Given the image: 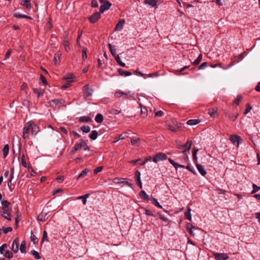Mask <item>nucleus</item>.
Wrapping results in <instances>:
<instances>
[{
  "mask_svg": "<svg viewBox=\"0 0 260 260\" xmlns=\"http://www.w3.org/2000/svg\"><path fill=\"white\" fill-rule=\"evenodd\" d=\"M108 46H109V49H110V51L111 54H112V55H113L114 57H115V56H116L117 55H116V50L115 47L113 46L111 44H109Z\"/></svg>",
  "mask_w": 260,
  "mask_h": 260,
  "instance_id": "obj_28",
  "label": "nucleus"
},
{
  "mask_svg": "<svg viewBox=\"0 0 260 260\" xmlns=\"http://www.w3.org/2000/svg\"><path fill=\"white\" fill-rule=\"evenodd\" d=\"M140 196L142 199L146 201H149L150 199V198H149L148 195L146 193V192L144 190H142L140 192Z\"/></svg>",
  "mask_w": 260,
  "mask_h": 260,
  "instance_id": "obj_23",
  "label": "nucleus"
},
{
  "mask_svg": "<svg viewBox=\"0 0 260 260\" xmlns=\"http://www.w3.org/2000/svg\"><path fill=\"white\" fill-rule=\"evenodd\" d=\"M98 136V132L95 130H94L91 132V133L89 137L91 140H94L97 138Z\"/></svg>",
  "mask_w": 260,
  "mask_h": 260,
  "instance_id": "obj_32",
  "label": "nucleus"
},
{
  "mask_svg": "<svg viewBox=\"0 0 260 260\" xmlns=\"http://www.w3.org/2000/svg\"><path fill=\"white\" fill-rule=\"evenodd\" d=\"M208 66V63L207 62H204L202 63L199 67L198 70H203L206 67Z\"/></svg>",
  "mask_w": 260,
  "mask_h": 260,
  "instance_id": "obj_58",
  "label": "nucleus"
},
{
  "mask_svg": "<svg viewBox=\"0 0 260 260\" xmlns=\"http://www.w3.org/2000/svg\"><path fill=\"white\" fill-rule=\"evenodd\" d=\"M200 121L199 119H190L187 121V124L190 125H194L198 124Z\"/></svg>",
  "mask_w": 260,
  "mask_h": 260,
  "instance_id": "obj_27",
  "label": "nucleus"
},
{
  "mask_svg": "<svg viewBox=\"0 0 260 260\" xmlns=\"http://www.w3.org/2000/svg\"><path fill=\"white\" fill-rule=\"evenodd\" d=\"M9 150V145L8 144L5 145L3 149V155L4 157H6L8 155Z\"/></svg>",
  "mask_w": 260,
  "mask_h": 260,
  "instance_id": "obj_30",
  "label": "nucleus"
},
{
  "mask_svg": "<svg viewBox=\"0 0 260 260\" xmlns=\"http://www.w3.org/2000/svg\"><path fill=\"white\" fill-rule=\"evenodd\" d=\"M150 200L151 201L152 203L154 204L155 206L160 208H162V206L159 204V203L157 202V200L155 198L151 196L150 197Z\"/></svg>",
  "mask_w": 260,
  "mask_h": 260,
  "instance_id": "obj_29",
  "label": "nucleus"
},
{
  "mask_svg": "<svg viewBox=\"0 0 260 260\" xmlns=\"http://www.w3.org/2000/svg\"><path fill=\"white\" fill-rule=\"evenodd\" d=\"M191 209L189 207H188L186 211H185L184 214L186 218L188 219L189 221H191Z\"/></svg>",
  "mask_w": 260,
  "mask_h": 260,
  "instance_id": "obj_24",
  "label": "nucleus"
},
{
  "mask_svg": "<svg viewBox=\"0 0 260 260\" xmlns=\"http://www.w3.org/2000/svg\"><path fill=\"white\" fill-rule=\"evenodd\" d=\"M102 3L103 4V5L101 6L100 10V12L101 13H103L106 10L109 9L112 5L111 3H110V2H109L108 1L105 2V3Z\"/></svg>",
  "mask_w": 260,
  "mask_h": 260,
  "instance_id": "obj_7",
  "label": "nucleus"
},
{
  "mask_svg": "<svg viewBox=\"0 0 260 260\" xmlns=\"http://www.w3.org/2000/svg\"><path fill=\"white\" fill-rule=\"evenodd\" d=\"M115 60L116 61H117V62L121 67H125V63L123 62L121 60V59H120V57H119V56L118 55H117L116 56H115Z\"/></svg>",
  "mask_w": 260,
  "mask_h": 260,
  "instance_id": "obj_35",
  "label": "nucleus"
},
{
  "mask_svg": "<svg viewBox=\"0 0 260 260\" xmlns=\"http://www.w3.org/2000/svg\"><path fill=\"white\" fill-rule=\"evenodd\" d=\"M89 196L90 194L89 193H87L84 196L78 197L77 199H83V204L85 205L87 201L86 199L89 197Z\"/></svg>",
  "mask_w": 260,
  "mask_h": 260,
  "instance_id": "obj_40",
  "label": "nucleus"
},
{
  "mask_svg": "<svg viewBox=\"0 0 260 260\" xmlns=\"http://www.w3.org/2000/svg\"><path fill=\"white\" fill-rule=\"evenodd\" d=\"M89 170L87 169H85L83 170L81 173L78 176L77 179H79L80 178L83 177L84 175L87 174V173L88 172Z\"/></svg>",
  "mask_w": 260,
  "mask_h": 260,
  "instance_id": "obj_45",
  "label": "nucleus"
},
{
  "mask_svg": "<svg viewBox=\"0 0 260 260\" xmlns=\"http://www.w3.org/2000/svg\"><path fill=\"white\" fill-rule=\"evenodd\" d=\"M127 137L128 136L127 135V133H124L119 135L118 139L116 141H115V142H117L119 140L124 139L126 138H127Z\"/></svg>",
  "mask_w": 260,
  "mask_h": 260,
  "instance_id": "obj_48",
  "label": "nucleus"
},
{
  "mask_svg": "<svg viewBox=\"0 0 260 260\" xmlns=\"http://www.w3.org/2000/svg\"><path fill=\"white\" fill-rule=\"evenodd\" d=\"M4 255L5 257H8L9 258H12L13 256L12 252H11L9 250H6L5 253H4Z\"/></svg>",
  "mask_w": 260,
  "mask_h": 260,
  "instance_id": "obj_46",
  "label": "nucleus"
},
{
  "mask_svg": "<svg viewBox=\"0 0 260 260\" xmlns=\"http://www.w3.org/2000/svg\"><path fill=\"white\" fill-rule=\"evenodd\" d=\"M145 214L148 216H151L153 217L155 216V215L153 214V213L149 210L145 209Z\"/></svg>",
  "mask_w": 260,
  "mask_h": 260,
  "instance_id": "obj_63",
  "label": "nucleus"
},
{
  "mask_svg": "<svg viewBox=\"0 0 260 260\" xmlns=\"http://www.w3.org/2000/svg\"><path fill=\"white\" fill-rule=\"evenodd\" d=\"M91 120V118L88 116H81L79 118V121L82 122H87Z\"/></svg>",
  "mask_w": 260,
  "mask_h": 260,
  "instance_id": "obj_34",
  "label": "nucleus"
},
{
  "mask_svg": "<svg viewBox=\"0 0 260 260\" xmlns=\"http://www.w3.org/2000/svg\"><path fill=\"white\" fill-rule=\"evenodd\" d=\"M31 254L37 259H40L41 258L39 252L35 250L31 251Z\"/></svg>",
  "mask_w": 260,
  "mask_h": 260,
  "instance_id": "obj_41",
  "label": "nucleus"
},
{
  "mask_svg": "<svg viewBox=\"0 0 260 260\" xmlns=\"http://www.w3.org/2000/svg\"><path fill=\"white\" fill-rule=\"evenodd\" d=\"M167 127L168 128V129H169L170 131H172V132H176V128L174 126H173L172 125L167 124Z\"/></svg>",
  "mask_w": 260,
  "mask_h": 260,
  "instance_id": "obj_57",
  "label": "nucleus"
},
{
  "mask_svg": "<svg viewBox=\"0 0 260 260\" xmlns=\"http://www.w3.org/2000/svg\"><path fill=\"white\" fill-rule=\"evenodd\" d=\"M104 120L103 116L101 114H98L95 118V120L97 123H101Z\"/></svg>",
  "mask_w": 260,
  "mask_h": 260,
  "instance_id": "obj_31",
  "label": "nucleus"
},
{
  "mask_svg": "<svg viewBox=\"0 0 260 260\" xmlns=\"http://www.w3.org/2000/svg\"><path fill=\"white\" fill-rule=\"evenodd\" d=\"M139 106L141 108V115L143 118H145L147 116V109L141 103L139 104Z\"/></svg>",
  "mask_w": 260,
  "mask_h": 260,
  "instance_id": "obj_15",
  "label": "nucleus"
},
{
  "mask_svg": "<svg viewBox=\"0 0 260 260\" xmlns=\"http://www.w3.org/2000/svg\"><path fill=\"white\" fill-rule=\"evenodd\" d=\"M202 58V55L201 54L199 55L198 58L194 61L193 62V64L194 65H197L199 64V63L201 62Z\"/></svg>",
  "mask_w": 260,
  "mask_h": 260,
  "instance_id": "obj_49",
  "label": "nucleus"
},
{
  "mask_svg": "<svg viewBox=\"0 0 260 260\" xmlns=\"http://www.w3.org/2000/svg\"><path fill=\"white\" fill-rule=\"evenodd\" d=\"M110 113L113 115L118 114L120 113V110L115 109H111L110 111Z\"/></svg>",
  "mask_w": 260,
  "mask_h": 260,
  "instance_id": "obj_53",
  "label": "nucleus"
},
{
  "mask_svg": "<svg viewBox=\"0 0 260 260\" xmlns=\"http://www.w3.org/2000/svg\"><path fill=\"white\" fill-rule=\"evenodd\" d=\"M62 100L54 99L51 101V102L53 103L55 105L61 104L62 103Z\"/></svg>",
  "mask_w": 260,
  "mask_h": 260,
  "instance_id": "obj_54",
  "label": "nucleus"
},
{
  "mask_svg": "<svg viewBox=\"0 0 260 260\" xmlns=\"http://www.w3.org/2000/svg\"><path fill=\"white\" fill-rule=\"evenodd\" d=\"M32 124V121H30L27 122L25 125L23 129V136L22 137L24 139H29V131H31L30 126Z\"/></svg>",
  "mask_w": 260,
  "mask_h": 260,
  "instance_id": "obj_1",
  "label": "nucleus"
},
{
  "mask_svg": "<svg viewBox=\"0 0 260 260\" xmlns=\"http://www.w3.org/2000/svg\"><path fill=\"white\" fill-rule=\"evenodd\" d=\"M7 247V245L6 244H4L0 247V253L1 254H4V251Z\"/></svg>",
  "mask_w": 260,
  "mask_h": 260,
  "instance_id": "obj_62",
  "label": "nucleus"
},
{
  "mask_svg": "<svg viewBox=\"0 0 260 260\" xmlns=\"http://www.w3.org/2000/svg\"><path fill=\"white\" fill-rule=\"evenodd\" d=\"M21 5L23 6L27 10L31 9L30 0L23 1L21 2Z\"/></svg>",
  "mask_w": 260,
  "mask_h": 260,
  "instance_id": "obj_18",
  "label": "nucleus"
},
{
  "mask_svg": "<svg viewBox=\"0 0 260 260\" xmlns=\"http://www.w3.org/2000/svg\"><path fill=\"white\" fill-rule=\"evenodd\" d=\"M196 167L197 168L198 171L203 176H205L206 175L207 172L202 165L199 164H197Z\"/></svg>",
  "mask_w": 260,
  "mask_h": 260,
  "instance_id": "obj_17",
  "label": "nucleus"
},
{
  "mask_svg": "<svg viewBox=\"0 0 260 260\" xmlns=\"http://www.w3.org/2000/svg\"><path fill=\"white\" fill-rule=\"evenodd\" d=\"M230 140L232 144L237 147H239L240 143L242 140L240 136L234 135H232L230 136Z\"/></svg>",
  "mask_w": 260,
  "mask_h": 260,
  "instance_id": "obj_4",
  "label": "nucleus"
},
{
  "mask_svg": "<svg viewBox=\"0 0 260 260\" xmlns=\"http://www.w3.org/2000/svg\"><path fill=\"white\" fill-rule=\"evenodd\" d=\"M61 55V53L57 52V53H55L54 54L53 61L55 64H56L57 62V61L60 59V57Z\"/></svg>",
  "mask_w": 260,
  "mask_h": 260,
  "instance_id": "obj_42",
  "label": "nucleus"
},
{
  "mask_svg": "<svg viewBox=\"0 0 260 260\" xmlns=\"http://www.w3.org/2000/svg\"><path fill=\"white\" fill-rule=\"evenodd\" d=\"M252 109V107L250 106L249 104L246 105V109L244 112L245 114H247Z\"/></svg>",
  "mask_w": 260,
  "mask_h": 260,
  "instance_id": "obj_61",
  "label": "nucleus"
},
{
  "mask_svg": "<svg viewBox=\"0 0 260 260\" xmlns=\"http://www.w3.org/2000/svg\"><path fill=\"white\" fill-rule=\"evenodd\" d=\"M81 130L85 133H88L90 131V127L88 125H83L80 128Z\"/></svg>",
  "mask_w": 260,
  "mask_h": 260,
  "instance_id": "obj_39",
  "label": "nucleus"
},
{
  "mask_svg": "<svg viewBox=\"0 0 260 260\" xmlns=\"http://www.w3.org/2000/svg\"><path fill=\"white\" fill-rule=\"evenodd\" d=\"M19 240L16 238L13 242L11 249L14 253H17L18 251Z\"/></svg>",
  "mask_w": 260,
  "mask_h": 260,
  "instance_id": "obj_9",
  "label": "nucleus"
},
{
  "mask_svg": "<svg viewBox=\"0 0 260 260\" xmlns=\"http://www.w3.org/2000/svg\"><path fill=\"white\" fill-rule=\"evenodd\" d=\"M214 255L215 258L216 260H221V259L227 260L229 258L228 254L226 253H220L216 252V253H214Z\"/></svg>",
  "mask_w": 260,
  "mask_h": 260,
  "instance_id": "obj_6",
  "label": "nucleus"
},
{
  "mask_svg": "<svg viewBox=\"0 0 260 260\" xmlns=\"http://www.w3.org/2000/svg\"><path fill=\"white\" fill-rule=\"evenodd\" d=\"M48 239L47 237V233L46 231H44L43 234L42 238L41 243H43L44 241L48 242Z\"/></svg>",
  "mask_w": 260,
  "mask_h": 260,
  "instance_id": "obj_43",
  "label": "nucleus"
},
{
  "mask_svg": "<svg viewBox=\"0 0 260 260\" xmlns=\"http://www.w3.org/2000/svg\"><path fill=\"white\" fill-rule=\"evenodd\" d=\"M3 231L4 233L7 234L9 232H10L12 231V228L11 227H7V228H3Z\"/></svg>",
  "mask_w": 260,
  "mask_h": 260,
  "instance_id": "obj_55",
  "label": "nucleus"
},
{
  "mask_svg": "<svg viewBox=\"0 0 260 260\" xmlns=\"http://www.w3.org/2000/svg\"><path fill=\"white\" fill-rule=\"evenodd\" d=\"M163 115L164 112L161 110L157 111L155 113V116L156 117H161L163 116Z\"/></svg>",
  "mask_w": 260,
  "mask_h": 260,
  "instance_id": "obj_64",
  "label": "nucleus"
},
{
  "mask_svg": "<svg viewBox=\"0 0 260 260\" xmlns=\"http://www.w3.org/2000/svg\"><path fill=\"white\" fill-rule=\"evenodd\" d=\"M74 75L72 74H67V76L64 78V79L68 82H71L73 81Z\"/></svg>",
  "mask_w": 260,
  "mask_h": 260,
  "instance_id": "obj_36",
  "label": "nucleus"
},
{
  "mask_svg": "<svg viewBox=\"0 0 260 260\" xmlns=\"http://www.w3.org/2000/svg\"><path fill=\"white\" fill-rule=\"evenodd\" d=\"M141 173L139 171H136L135 173V178L136 183L140 187V188H142V184L141 181Z\"/></svg>",
  "mask_w": 260,
  "mask_h": 260,
  "instance_id": "obj_8",
  "label": "nucleus"
},
{
  "mask_svg": "<svg viewBox=\"0 0 260 260\" xmlns=\"http://www.w3.org/2000/svg\"><path fill=\"white\" fill-rule=\"evenodd\" d=\"M21 159L22 165L24 167L26 168L27 167V164H26V162L25 161V157L24 155H22V156H21Z\"/></svg>",
  "mask_w": 260,
  "mask_h": 260,
  "instance_id": "obj_56",
  "label": "nucleus"
},
{
  "mask_svg": "<svg viewBox=\"0 0 260 260\" xmlns=\"http://www.w3.org/2000/svg\"><path fill=\"white\" fill-rule=\"evenodd\" d=\"M30 239L31 241L33 242L34 244H38V239L37 237L35 235L32 234V233L31 232V235L30 236Z\"/></svg>",
  "mask_w": 260,
  "mask_h": 260,
  "instance_id": "obj_44",
  "label": "nucleus"
},
{
  "mask_svg": "<svg viewBox=\"0 0 260 260\" xmlns=\"http://www.w3.org/2000/svg\"><path fill=\"white\" fill-rule=\"evenodd\" d=\"M8 209L4 210L3 211L1 212V215L5 218L9 220H11L10 216L7 212Z\"/></svg>",
  "mask_w": 260,
  "mask_h": 260,
  "instance_id": "obj_25",
  "label": "nucleus"
},
{
  "mask_svg": "<svg viewBox=\"0 0 260 260\" xmlns=\"http://www.w3.org/2000/svg\"><path fill=\"white\" fill-rule=\"evenodd\" d=\"M252 187H253V190L252 191H251V193H255L256 192H257L259 189H260V187L257 186L256 184H253L252 185Z\"/></svg>",
  "mask_w": 260,
  "mask_h": 260,
  "instance_id": "obj_51",
  "label": "nucleus"
},
{
  "mask_svg": "<svg viewBox=\"0 0 260 260\" xmlns=\"http://www.w3.org/2000/svg\"><path fill=\"white\" fill-rule=\"evenodd\" d=\"M140 139L138 137H133L131 140V144L134 145L136 143L139 142Z\"/></svg>",
  "mask_w": 260,
  "mask_h": 260,
  "instance_id": "obj_50",
  "label": "nucleus"
},
{
  "mask_svg": "<svg viewBox=\"0 0 260 260\" xmlns=\"http://www.w3.org/2000/svg\"><path fill=\"white\" fill-rule=\"evenodd\" d=\"M31 134L32 135H36L39 132V128L38 126L34 123L32 121V124L30 126Z\"/></svg>",
  "mask_w": 260,
  "mask_h": 260,
  "instance_id": "obj_13",
  "label": "nucleus"
},
{
  "mask_svg": "<svg viewBox=\"0 0 260 260\" xmlns=\"http://www.w3.org/2000/svg\"><path fill=\"white\" fill-rule=\"evenodd\" d=\"M126 180H127L126 178H115L113 179V182L115 184L123 183L130 187H132L133 184L128 181H126Z\"/></svg>",
  "mask_w": 260,
  "mask_h": 260,
  "instance_id": "obj_3",
  "label": "nucleus"
},
{
  "mask_svg": "<svg viewBox=\"0 0 260 260\" xmlns=\"http://www.w3.org/2000/svg\"><path fill=\"white\" fill-rule=\"evenodd\" d=\"M33 91L35 93L37 94V96L39 98L40 96H42L44 93V89L41 88H33Z\"/></svg>",
  "mask_w": 260,
  "mask_h": 260,
  "instance_id": "obj_22",
  "label": "nucleus"
},
{
  "mask_svg": "<svg viewBox=\"0 0 260 260\" xmlns=\"http://www.w3.org/2000/svg\"><path fill=\"white\" fill-rule=\"evenodd\" d=\"M79 148H84L85 150H89V148L87 146V143L83 140H80L79 142L77 143Z\"/></svg>",
  "mask_w": 260,
  "mask_h": 260,
  "instance_id": "obj_14",
  "label": "nucleus"
},
{
  "mask_svg": "<svg viewBox=\"0 0 260 260\" xmlns=\"http://www.w3.org/2000/svg\"><path fill=\"white\" fill-rule=\"evenodd\" d=\"M83 91L86 97L91 96L92 95V91L90 89L89 85H85L83 87Z\"/></svg>",
  "mask_w": 260,
  "mask_h": 260,
  "instance_id": "obj_12",
  "label": "nucleus"
},
{
  "mask_svg": "<svg viewBox=\"0 0 260 260\" xmlns=\"http://www.w3.org/2000/svg\"><path fill=\"white\" fill-rule=\"evenodd\" d=\"M101 14L100 12L93 13L89 17V21L92 23H95L100 18Z\"/></svg>",
  "mask_w": 260,
  "mask_h": 260,
  "instance_id": "obj_5",
  "label": "nucleus"
},
{
  "mask_svg": "<svg viewBox=\"0 0 260 260\" xmlns=\"http://www.w3.org/2000/svg\"><path fill=\"white\" fill-rule=\"evenodd\" d=\"M217 111V108H214L208 110V114L212 117H214Z\"/></svg>",
  "mask_w": 260,
  "mask_h": 260,
  "instance_id": "obj_26",
  "label": "nucleus"
},
{
  "mask_svg": "<svg viewBox=\"0 0 260 260\" xmlns=\"http://www.w3.org/2000/svg\"><path fill=\"white\" fill-rule=\"evenodd\" d=\"M63 46L65 50L68 51L69 49V43L67 40H64L63 41Z\"/></svg>",
  "mask_w": 260,
  "mask_h": 260,
  "instance_id": "obj_52",
  "label": "nucleus"
},
{
  "mask_svg": "<svg viewBox=\"0 0 260 260\" xmlns=\"http://www.w3.org/2000/svg\"><path fill=\"white\" fill-rule=\"evenodd\" d=\"M186 169L192 172L193 174H196V172L193 168L190 166L189 164L186 166Z\"/></svg>",
  "mask_w": 260,
  "mask_h": 260,
  "instance_id": "obj_60",
  "label": "nucleus"
},
{
  "mask_svg": "<svg viewBox=\"0 0 260 260\" xmlns=\"http://www.w3.org/2000/svg\"><path fill=\"white\" fill-rule=\"evenodd\" d=\"M118 72L120 76H128L132 75V73L129 71H124L122 69H118Z\"/></svg>",
  "mask_w": 260,
  "mask_h": 260,
  "instance_id": "obj_21",
  "label": "nucleus"
},
{
  "mask_svg": "<svg viewBox=\"0 0 260 260\" xmlns=\"http://www.w3.org/2000/svg\"><path fill=\"white\" fill-rule=\"evenodd\" d=\"M47 215L48 213H45L43 211L41 212L37 217L38 220L40 221H45L48 218Z\"/></svg>",
  "mask_w": 260,
  "mask_h": 260,
  "instance_id": "obj_11",
  "label": "nucleus"
},
{
  "mask_svg": "<svg viewBox=\"0 0 260 260\" xmlns=\"http://www.w3.org/2000/svg\"><path fill=\"white\" fill-rule=\"evenodd\" d=\"M14 17L17 18H27L30 20L32 19V18L30 16H27L24 14H21L19 13H14L13 15Z\"/></svg>",
  "mask_w": 260,
  "mask_h": 260,
  "instance_id": "obj_19",
  "label": "nucleus"
},
{
  "mask_svg": "<svg viewBox=\"0 0 260 260\" xmlns=\"http://www.w3.org/2000/svg\"><path fill=\"white\" fill-rule=\"evenodd\" d=\"M191 145H192V141L190 140H188L187 142H186V143L184 145H185V148H186V149H185V151H188L191 147Z\"/></svg>",
  "mask_w": 260,
  "mask_h": 260,
  "instance_id": "obj_38",
  "label": "nucleus"
},
{
  "mask_svg": "<svg viewBox=\"0 0 260 260\" xmlns=\"http://www.w3.org/2000/svg\"><path fill=\"white\" fill-rule=\"evenodd\" d=\"M115 96L117 98H119L121 96H124L125 98L128 97V96H131L130 94V92H125L121 91H117L115 92Z\"/></svg>",
  "mask_w": 260,
  "mask_h": 260,
  "instance_id": "obj_10",
  "label": "nucleus"
},
{
  "mask_svg": "<svg viewBox=\"0 0 260 260\" xmlns=\"http://www.w3.org/2000/svg\"><path fill=\"white\" fill-rule=\"evenodd\" d=\"M1 204L3 205V209L6 210L8 209V206L10 205V203L7 200H3L1 202Z\"/></svg>",
  "mask_w": 260,
  "mask_h": 260,
  "instance_id": "obj_37",
  "label": "nucleus"
},
{
  "mask_svg": "<svg viewBox=\"0 0 260 260\" xmlns=\"http://www.w3.org/2000/svg\"><path fill=\"white\" fill-rule=\"evenodd\" d=\"M124 23H125L124 19H120L119 21V22H118V23L116 24L115 28V31L121 30L122 29Z\"/></svg>",
  "mask_w": 260,
  "mask_h": 260,
  "instance_id": "obj_16",
  "label": "nucleus"
},
{
  "mask_svg": "<svg viewBox=\"0 0 260 260\" xmlns=\"http://www.w3.org/2000/svg\"><path fill=\"white\" fill-rule=\"evenodd\" d=\"M144 3L145 4H148L151 7H155L156 5V0H145Z\"/></svg>",
  "mask_w": 260,
  "mask_h": 260,
  "instance_id": "obj_33",
  "label": "nucleus"
},
{
  "mask_svg": "<svg viewBox=\"0 0 260 260\" xmlns=\"http://www.w3.org/2000/svg\"><path fill=\"white\" fill-rule=\"evenodd\" d=\"M167 158V155L162 152L157 153L153 157V161L157 163L158 161L166 160Z\"/></svg>",
  "mask_w": 260,
  "mask_h": 260,
  "instance_id": "obj_2",
  "label": "nucleus"
},
{
  "mask_svg": "<svg viewBox=\"0 0 260 260\" xmlns=\"http://www.w3.org/2000/svg\"><path fill=\"white\" fill-rule=\"evenodd\" d=\"M86 48H84L82 51V58L84 60H85L87 58V53H86Z\"/></svg>",
  "mask_w": 260,
  "mask_h": 260,
  "instance_id": "obj_59",
  "label": "nucleus"
},
{
  "mask_svg": "<svg viewBox=\"0 0 260 260\" xmlns=\"http://www.w3.org/2000/svg\"><path fill=\"white\" fill-rule=\"evenodd\" d=\"M196 229L195 226H193L192 225V224H191L190 223H187L186 229L191 236L194 235L193 231H192V229Z\"/></svg>",
  "mask_w": 260,
  "mask_h": 260,
  "instance_id": "obj_20",
  "label": "nucleus"
},
{
  "mask_svg": "<svg viewBox=\"0 0 260 260\" xmlns=\"http://www.w3.org/2000/svg\"><path fill=\"white\" fill-rule=\"evenodd\" d=\"M25 241H23L20 246V250L22 253L25 252Z\"/></svg>",
  "mask_w": 260,
  "mask_h": 260,
  "instance_id": "obj_47",
  "label": "nucleus"
}]
</instances>
